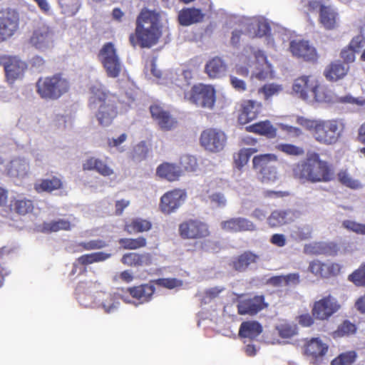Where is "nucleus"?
<instances>
[{
  "mask_svg": "<svg viewBox=\"0 0 365 365\" xmlns=\"http://www.w3.org/2000/svg\"><path fill=\"white\" fill-rule=\"evenodd\" d=\"M135 29L129 36L130 45L135 48H151L163 36L160 16L155 11L143 9L136 19Z\"/></svg>",
  "mask_w": 365,
  "mask_h": 365,
  "instance_id": "1",
  "label": "nucleus"
},
{
  "mask_svg": "<svg viewBox=\"0 0 365 365\" xmlns=\"http://www.w3.org/2000/svg\"><path fill=\"white\" fill-rule=\"evenodd\" d=\"M294 172L299 179L312 183L328 182L334 178L332 165L322 160L319 154L314 152L297 164Z\"/></svg>",
  "mask_w": 365,
  "mask_h": 365,
  "instance_id": "2",
  "label": "nucleus"
},
{
  "mask_svg": "<svg viewBox=\"0 0 365 365\" xmlns=\"http://www.w3.org/2000/svg\"><path fill=\"white\" fill-rule=\"evenodd\" d=\"M88 106L96 110L95 115L101 126H109L118 116L116 96L101 86L90 88Z\"/></svg>",
  "mask_w": 365,
  "mask_h": 365,
  "instance_id": "3",
  "label": "nucleus"
},
{
  "mask_svg": "<svg viewBox=\"0 0 365 365\" xmlns=\"http://www.w3.org/2000/svg\"><path fill=\"white\" fill-rule=\"evenodd\" d=\"M70 82L62 73L40 78L36 82V91L41 98L56 100L68 92Z\"/></svg>",
  "mask_w": 365,
  "mask_h": 365,
  "instance_id": "4",
  "label": "nucleus"
},
{
  "mask_svg": "<svg viewBox=\"0 0 365 365\" xmlns=\"http://www.w3.org/2000/svg\"><path fill=\"white\" fill-rule=\"evenodd\" d=\"M344 130V123L341 119L318 120L312 136L319 144L334 145L339 141Z\"/></svg>",
  "mask_w": 365,
  "mask_h": 365,
  "instance_id": "5",
  "label": "nucleus"
},
{
  "mask_svg": "<svg viewBox=\"0 0 365 365\" xmlns=\"http://www.w3.org/2000/svg\"><path fill=\"white\" fill-rule=\"evenodd\" d=\"M185 98L197 107L211 110L215 103L216 91L210 84L199 83L185 93Z\"/></svg>",
  "mask_w": 365,
  "mask_h": 365,
  "instance_id": "6",
  "label": "nucleus"
},
{
  "mask_svg": "<svg viewBox=\"0 0 365 365\" xmlns=\"http://www.w3.org/2000/svg\"><path fill=\"white\" fill-rule=\"evenodd\" d=\"M98 57L108 77L115 78L120 76L122 63L112 42L103 44L98 52Z\"/></svg>",
  "mask_w": 365,
  "mask_h": 365,
  "instance_id": "7",
  "label": "nucleus"
},
{
  "mask_svg": "<svg viewBox=\"0 0 365 365\" xmlns=\"http://www.w3.org/2000/svg\"><path fill=\"white\" fill-rule=\"evenodd\" d=\"M178 233L184 240H200L210 235L208 225L198 219H188L178 227Z\"/></svg>",
  "mask_w": 365,
  "mask_h": 365,
  "instance_id": "8",
  "label": "nucleus"
},
{
  "mask_svg": "<svg viewBox=\"0 0 365 365\" xmlns=\"http://www.w3.org/2000/svg\"><path fill=\"white\" fill-rule=\"evenodd\" d=\"M20 16L14 9H6L0 11V43L6 41L19 31Z\"/></svg>",
  "mask_w": 365,
  "mask_h": 365,
  "instance_id": "9",
  "label": "nucleus"
},
{
  "mask_svg": "<svg viewBox=\"0 0 365 365\" xmlns=\"http://www.w3.org/2000/svg\"><path fill=\"white\" fill-rule=\"evenodd\" d=\"M226 143L227 135L220 129L208 128L203 130L200 134V145L210 153H215L222 151Z\"/></svg>",
  "mask_w": 365,
  "mask_h": 365,
  "instance_id": "10",
  "label": "nucleus"
},
{
  "mask_svg": "<svg viewBox=\"0 0 365 365\" xmlns=\"http://www.w3.org/2000/svg\"><path fill=\"white\" fill-rule=\"evenodd\" d=\"M277 160L274 154H262L252 159L253 168L260 175L262 182H274L277 179V173L273 163Z\"/></svg>",
  "mask_w": 365,
  "mask_h": 365,
  "instance_id": "11",
  "label": "nucleus"
},
{
  "mask_svg": "<svg viewBox=\"0 0 365 365\" xmlns=\"http://www.w3.org/2000/svg\"><path fill=\"white\" fill-rule=\"evenodd\" d=\"M312 90V101L319 103H333L335 102L341 103H356V99L351 95L343 97H336L327 86L322 85L316 78ZM312 101V99H311Z\"/></svg>",
  "mask_w": 365,
  "mask_h": 365,
  "instance_id": "12",
  "label": "nucleus"
},
{
  "mask_svg": "<svg viewBox=\"0 0 365 365\" xmlns=\"http://www.w3.org/2000/svg\"><path fill=\"white\" fill-rule=\"evenodd\" d=\"M0 65L4 67L7 81L12 84L24 76L27 69L26 62L16 56L3 55L0 56Z\"/></svg>",
  "mask_w": 365,
  "mask_h": 365,
  "instance_id": "13",
  "label": "nucleus"
},
{
  "mask_svg": "<svg viewBox=\"0 0 365 365\" xmlns=\"http://www.w3.org/2000/svg\"><path fill=\"white\" fill-rule=\"evenodd\" d=\"M341 308L338 300L331 294L315 301L312 307V314L318 320H328Z\"/></svg>",
  "mask_w": 365,
  "mask_h": 365,
  "instance_id": "14",
  "label": "nucleus"
},
{
  "mask_svg": "<svg viewBox=\"0 0 365 365\" xmlns=\"http://www.w3.org/2000/svg\"><path fill=\"white\" fill-rule=\"evenodd\" d=\"M302 350L312 364H319L328 352L329 346L319 337H312L304 339Z\"/></svg>",
  "mask_w": 365,
  "mask_h": 365,
  "instance_id": "15",
  "label": "nucleus"
},
{
  "mask_svg": "<svg viewBox=\"0 0 365 365\" xmlns=\"http://www.w3.org/2000/svg\"><path fill=\"white\" fill-rule=\"evenodd\" d=\"M342 266L337 262H322L314 259L309 262L308 270L317 277L331 279L337 277L341 271Z\"/></svg>",
  "mask_w": 365,
  "mask_h": 365,
  "instance_id": "16",
  "label": "nucleus"
},
{
  "mask_svg": "<svg viewBox=\"0 0 365 365\" xmlns=\"http://www.w3.org/2000/svg\"><path fill=\"white\" fill-rule=\"evenodd\" d=\"M289 50L294 57L307 62L316 63L319 58L316 48L306 40L294 39L291 41Z\"/></svg>",
  "mask_w": 365,
  "mask_h": 365,
  "instance_id": "17",
  "label": "nucleus"
},
{
  "mask_svg": "<svg viewBox=\"0 0 365 365\" xmlns=\"http://www.w3.org/2000/svg\"><path fill=\"white\" fill-rule=\"evenodd\" d=\"M186 197V192L180 189H174L166 192L160 197L159 208L166 215L175 212L182 204Z\"/></svg>",
  "mask_w": 365,
  "mask_h": 365,
  "instance_id": "18",
  "label": "nucleus"
},
{
  "mask_svg": "<svg viewBox=\"0 0 365 365\" xmlns=\"http://www.w3.org/2000/svg\"><path fill=\"white\" fill-rule=\"evenodd\" d=\"M54 34L46 25L36 28L29 39L30 44L36 49L44 51L53 46Z\"/></svg>",
  "mask_w": 365,
  "mask_h": 365,
  "instance_id": "19",
  "label": "nucleus"
},
{
  "mask_svg": "<svg viewBox=\"0 0 365 365\" xmlns=\"http://www.w3.org/2000/svg\"><path fill=\"white\" fill-rule=\"evenodd\" d=\"M151 116L163 130H170L176 127L177 120L171 115L170 111L159 104L154 103L149 108Z\"/></svg>",
  "mask_w": 365,
  "mask_h": 365,
  "instance_id": "20",
  "label": "nucleus"
},
{
  "mask_svg": "<svg viewBox=\"0 0 365 365\" xmlns=\"http://www.w3.org/2000/svg\"><path fill=\"white\" fill-rule=\"evenodd\" d=\"M222 230L230 233L253 232L256 225L247 218L242 217H231L220 222Z\"/></svg>",
  "mask_w": 365,
  "mask_h": 365,
  "instance_id": "21",
  "label": "nucleus"
},
{
  "mask_svg": "<svg viewBox=\"0 0 365 365\" xmlns=\"http://www.w3.org/2000/svg\"><path fill=\"white\" fill-rule=\"evenodd\" d=\"M267 307V304L264 302L263 295H256L253 297L242 299L239 301L237 305L239 314H249L251 316L255 315Z\"/></svg>",
  "mask_w": 365,
  "mask_h": 365,
  "instance_id": "22",
  "label": "nucleus"
},
{
  "mask_svg": "<svg viewBox=\"0 0 365 365\" xmlns=\"http://www.w3.org/2000/svg\"><path fill=\"white\" fill-rule=\"evenodd\" d=\"M262 103L253 100L242 102L238 114V122L245 125L256 119L262 110Z\"/></svg>",
  "mask_w": 365,
  "mask_h": 365,
  "instance_id": "23",
  "label": "nucleus"
},
{
  "mask_svg": "<svg viewBox=\"0 0 365 365\" xmlns=\"http://www.w3.org/2000/svg\"><path fill=\"white\" fill-rule=\"evenodd\" d=\"M316 78L313 76H302L296 78L292 85L293 92L305 101H311L312 93Z\"/></svg>",
  "mask_w": 365,
  "mask_h": 365,
  "instance_id": "24",
  "label": "nucleus"
},
{
  "mask_svg": "<svg viewBox=\"0 0 365 365\" xmlns=\"http://www.w3.org/2000/svg\"><path fill=\"white\" fill-rule=\"evenodd\" d=\"M259 261V255L252 251L247 250L233 257L229 265L236 272H244L251 265L257 264Z\"/></svg>",
  "mask_w": 365,
  "mask_h": 365,
  "instance_id": "25",
  "label": "nucleus"
},
{
  "mask_svg": "<svg viewBox=\"0 0 365 365\" xmlns=\"http://www.w3.org/2000/svg\"><path fill=\"white\" fill-rule=\"evenodd\" d=\"M153 283V281L149 283L130 287L127 289V292L140 304L147 303L152 299L155 292Z\"/></svg>",
  "mask_w": 365,
  "mask_h": 365,
  "instance_id": "26",
  "label": "nucleus"
},
{
  "mask_svg": "<svg viewBox=\"0 0 365 365\" xmlns=\"http://www.w3.org/2000/svg\"><path fill=\"white\" fill-rule=\"evenodd\" d=\"M227 71V63L218 56L208 60L205 66V73L210 79L220 78L226 75Z\"/></svg>",
  "mask_w": 365,
  "mask_h": 365,
  "instance_id": "27",
  "label": "nucleus"
},
{
  "mask_svg": "<svg viewBox=\"0 0 365 365\" xmlns=\"http://www.w3.org/2000/svg\"><path fill=\"white\" fill-rule=\"evenodd\" d=\"M349 71V66L341 62L335 61L331 62L324 69V76L331 82H336L344 78Z\"/></svg>",
  "mask_w": 365,
  "mask_h": 365,
  "instance_id": "28",
  "label": "nucleus"
},
{
  "mask_svg": "<svg viewBox=\"0 0 365 365\" xmlns=\"http://www.w3.org/2000/svg\"><path fill=\"white\" fill-rule=\"evenodd\" d=\"M83 170L96 171L103 176H110L113 174V168L100 158L90 157L87 158L82 165Z\"/></svg>",
  "mask_w": 365,
  "mask_h": 365,
  "instance_id": "29",
  "label": "nucleus"
},
{
  "mask_svg": "<svg viewBox=\"0 0 365 365\" xmlns=\"http://www.w3.org/2000/svg\"><path fill=\"white\" fill-rule=\"evenodd\" d=\"M156 175L169 182L178 180L182 175V170L176 164L164 162L156 169Z\"/></svg>",
  "mask_w": 365,
  "mask_h": 365,
  "instance_id": "30",
  "label": "nucleus"
},
{
  "mask_svg": "<svg viewBox=\"0 0 365 365\" xmlns=\"http://www.w3.org/2000/svg\"><path fill=\"white\" fill-rule=\"evenodd\" d=\"M204 14L201 10L195 8L182 9L178 14V21L182 26H190L202 21Z\"/></svg>",
  "mask_w": 365,
  "mask_h": 365,
  "instance_id": "31",
  "label": "nucleus"
},
{
  "mask_svg": "<svg viewBox=\"0 0 365 365\" xmlns=\"http://www.w3.org/2000/svg\"><path fill=\"white\" fill-rule=\"evenodd\" d=\"M262 332V325L257 321L243 322L240 327L238 335L250 340L255 339Z\"/></svg>",
  "mask_w": 365,
  "mask_h": 365,
  "instance_id": "32",
  "label": "nucleus"
},
{
  "mask_svg": "<svg viewBox=\"0 0 365 365\" xmlns=\"http://www.w3.org/2000/svg\"><path fill=\"white\" fill-rule=\"evenodd\" d=\"M63 187V182L61 178L52 176L51 178L41 179L34 184V190L38 193L52 192Z\"/></svg>",
  "mask_w": 365,
  "mask_h": 365,
  "instance_id": "33",
  "label": "nucleus"
},
{
  "mask_svg": "<svg viewBox=\"0 0 365 365\" xmlns=\"http://www.w3.org/2000/svg\"><path fill=\"white\" fill-rule=\"evenodd\" d=\"M121 262L129 267H140L150 264L151 258L148 253L129 252L123 255Z\"/></svg>",
  "mask_w": 365,
  "mask_h": 365,
  "instance_id": "34",
  "label": "nucleus"
},
{
  "mask_svg": "<svg viewBox=\"0 0 365 365\" xmlns=\"http://www.w3.org/2000/svg\"><path fill=\"white\" fill-rule=\"evenodd\" d=\"M245 130L268 138H274L277 134L276 128L272 125L269 120L260 121L246 126Z\"/></svg>",
  "mask_w": 365,
  "mask_h": 365,
  "instance_id": "35",
  "label": "nucleus"
},
{
  "mask_svg": "<svg viewBox=\"0 0 365 365\" xmlns=\"http://www.w3.org/2000/svg\"><path fill=\"white\" fill-rule=\"evenodd\" d=\"M337 13L330 5L322 7L319 13V21L327 30L334 29L336 26Z\"/></svg>",
  "mask_w": 365,
  "mask_h": 365,
  "instance_id": "36",
  "label": "nucleus"
},
{
  "mask_svg": "<svg viewBox=\"0 0 365 365\" xmlns=\"http://www.w3.org/2000/svg\"><path fill=\"white\" fill-rule=\"evenodd\" d=\"M290 210H275L267 217V223L271 227H277L287 224L291 220Z\"/></svg>",
  "mask_w": 365,
  "mask_h": 365,
  "instance_id": "37",
  "label": "nucleus"
},
{
  "mask_svg": "<svg viewBox=\"0 0 365 365\" xmlns=\"http://www.w3.org/2000/svg\"><path fill=\"white\" fill-rule=\"evenodd\" d=\"M98 297L101 302V306L106 313L113 312L119 307L118 297L115 294L101 292Z\"/></svg>",
  "mask_w": 365,
  "mask_h": 365,
  "instance_id": "38",
  "label": "nucleus"
},
{
  "mask_svg": "<svg viewBox=\"0 0 365 365\" xmlns=\"http://www.w3.org/2000/svg\"><path fill=\"white\" fill-rule=\"evenodd\" d=\"M151 227L152 224L149 220L135 218L125 224L124 230L128 234H133L148 231Z\"/></svg>",
  "mask_w": 365,
  "mask_h": 365,
  "instance_id": "39",
  "label": "nucleus"
},
{
  "mask_svg": "<svg viewBox=\"0 0 365 365\" xmlns=\"http://www.w3.org/2000/svg\"><path fill=\"white\" fill-rule=\"evenodd\" d=\"M29 168V163L25 160L17 158L10 162L7 170L11 176L24 178L27 175Z\"/></svg>",
  "mask_w": 365,
  "mask_h": 365,
  "instance_id": "40",
  "label": "nucleus"
},
{
  "mask_svg": "<svg viewBox=\"0 0 365 365\" xmlns=\"http://www.w3.org/2000/svg\"><path fill=\"white\" fill-rule=\"evenodd\" d=\"M42 229L46 232H56L60 230L68 231L71 229V223L70 221L64 219H58L43 224Z\"/></svg>",
  "mask_w": 365,
  "mask_h": 365,
  "instance_id": "41",
  "label": "nucleus"
},
{
  "mask_svg": "<svg viewBox=\"0 0 365 365\" xmlns=\"http://www.w3.org/2000/svg\"><path fill=\"white\" fill-rule=\"evenodd\" d=\"M109 257V254H106L102 252H93L80 256L77 258L76 262L81 265L86 266L95 262L104 261Z\"/></svg>",
  "mask_w": 365,
  "mask_h": 365,
  "instance_id": "42",
  "label": "nucleus"
},
{
  "mask_svg": "<svg viewBox=\"0 0 365 365\" xmlns=\"http://www.w3.org/2000/svg\"><path fill=\"white\" fill-rule=\"evenodd\" d=\"M258 150L254 148H242L234 155V163L236 168L241 169L249 161L250 156L257 153Z\"/></svg>",
  "mask_w": 365,
  "mask_h": 365,
  "instance_id": "43",
  "label": "nucleus"
},
{
  "mask_svg": "<svg viewBox=\"0 0 365 365\" xmlns=\"http://www.w3.org/2000/svg\"><path fill=\"white\" fill-rule=\"evenodd\" d=\"M118 243L124 250H137L145 247L147 240L144 237L140 236L137 238H120Z\"/></svg>",
  "mask_w": 365,
  "mask_h": 365,
  "instance_id": "44",
  "label": "nucleus"
},
{
  "mask_svg": "<svg viewBox=\"0 0 365 365\" xmlns=\"http://www.w3.org/2000/svg\"><path fill=\"white\" fill-rule=\"evenodd\" d=\"M337 179L342 185L350 189L356 190L361 187L360 182L357 180L353 179L347 170H339L337 173Z\"/></svg>",
  "mask_w": 365,
  "mask_h": 365,
  "instance_id": "45",
  "label": "nucleus"
},
{
  "mask_svg": "<svg viewBox=\"0 0 365 365\" xmlns=\"http://www.w3.org/2000/svg\"><path fill=\"white\" fill-rule=\"evenodd\" d=\"M11 207L16 213L21 215L31 212L34 209L33 202L26 198L14 200Z\"/></svg>",
  "mask_w": 365,
  "mask_h": 365,
  "instance_id": "46",
  "label": "nucleus"
},
{
  "mask_svg": "<svg viewBox=\"0 0 365 365\" xmlns=\"http://www.w3.org/2000/svg\"><path fill=\"white\" fill-rule=\"evenodd\" d=\"M348 279L356 287H365V263H362L358 269L350 274Z\"/></svg>",
  "mask_w": 365,
  "mask_h": 365,
  "instance_id": "47",
  "label": "nucleus"
},
{
  "mask_svg": "<svg viewBox=\"0 0 365 365\" xmlns=\"http://www.w3.org/2000/svg\"><path fill=\"white\" fill-rule=\"evenodd\" d=\"M356 358V354L354 351H347L339 354L331 361V365H351Z\"/></svg>",
  "mask_w": 365,
  "mask_h": 365,
  "instance_id": "48",
  "label": "nucleus"
},
{
  "mask_svg": "<svg viewBox=\"0 0 365 365\" xmlns=\"http://www.w3.org/2000/svg\"><path fill=\"white\" fill-rule=\"evenodd\" d=\"M277 149L281 152L293 156H300L304 154L303 148L289 143H282L277 145Z\"/></svg>",
  "mask_w": 365,
  "mask_h": 365,
  "instance_id": "49",
  "label": "nucleus"
},
{
  "mask_svg": "<svg viewBox=\"0 0 365 365\" xmlns=\"http://www.w3.org/2000/svg\"><path fill=\"white\" fill-rule=\"evenodd\" d=\"M356 329L357 328L355 324L351 322L349 320H344L338 326L335 333L339 336H349L350 334H355Z\"/></svg>",
  "mask_w": 365,
  "mask_h": 365,
  "instance_id": "50",
  "label": "nucleus"
},
{
  "mask_svg": "<svg viewBox=\"0 0 365 365\" xmlns=\"http://www.w3.org/2000/svg\"><path fill=\"white\" fill-rule=\"evenodd\" d=\"M180 163L182 168L187 172L195 171L198 166L196 158L190 155H182L180 158Z\"/></svg>",
  "mask_w": 365,
  "mask_h": 365,
  "instance_id": "51",
  "label": "nucleus"
},
{
  "mask_svg": "<svg viewBox=\"0 0 365 365\" xmlns=\"http://www.w3.org/2000/svg\"><path fill=\"white\" fill-rule=\"evenodd\" d=\"M78 246L81 249L79 251L83 250H93L102 249L107 246L105 241L102 240H93L88 242H82L78 243Z\"/></svg>",
  "mask_w": 365,
  "mask_h": 365,
  "instance_id": "52",
  "label": "nucleus"
},
{
  "mask_svg": "<svg viewBox=\"0 0 365 365\" xmlns=\"http://www.w3.org/2000/svg\"><path fill=\"white\" fill-rule=\"evenodd\" d=\"M153 282L160 287L170 289L181 287L182 285V281L176 278H160L153 281Z\"/></svg>",
  "mask_w": 365,
  "mask_h": 365,
  "instance_id": "53",
  "label": "nucleus"
},
{
  "mask_svg": "<svg viewBox=\"0 0 365 365\" xmlns=\"http://www.w3.org/2000/svg\"><path fill=\"white\" fill-rule=\"evenodd\" d=\"M278 334L283 339H290L297 334V328L289 324H282L277 327Z\"/></svg>",
  "mask_w": 365,
  "mask_h": 365,
  "instance_id": "54",
  "label": "nucleus"
},
{
  "mask_svg": "<svg viewBox=\"0 0 365 365\" xmlns=\"http://www.w3.org/2000/svg\"><path fill=\"white\" fill-rule=\"evenodd\" d=\"M342 226L349 231L354 232L358 235H365V225L356 222L353 220H346L342 222Z\"/></svg>",
  "mask_w": 365,
  "mask_h": 365,
  "instance_id": "55",
  "label": "nucleus"
},
{
  "mask_svg": "<svg viewBox=\"0 0 365 365\" xmlns=\"http://www.w3.org/2000/svg\"><path fill=\"white\" fill-rule=\"evenodd\" d=\"M297 123L299 125H302V127L305 128L309 131H310L313 135V133L314 132V130L317 125L318 120H312L306 118L302 116H299L297 118Z\"/></svg>",
  "mask_w": 365,
  "mask_h": 365,
  "instance_id": "56",
  "label": "nucleus"
},
{
  "mask_svg": "<svg viewBox=\"0 0 365 365\" xmlns=\"http://www.w3.org/2000/svg\"><path fill=\"white\" fill-rule=\"evenodd\" d=\"M282 89L280 86L271 83L263 86L261 91L264 93L265 98L268 99L274 95L278 94Z\"/></svg>",
  "mask_w": 365,
  "mask_h": 365,
  "instance_id": "57",
  "label": "nucleus"
},
{
  "mask_svg": "<svg viewBox=\"0 0 365 365\" xmlns=\"http://www.w3.org/2000/svg\"><path fill=\"white\" fill-rule=\"evenodd\" d=\"M230 82L232 87L238 92H245L247 90V83L234 75L230 76Z\"/></svg>",
  "mask_w": 365,
  "mask_h": 365,
  "instance_id": "58",
  "label": "nucleus"
},
{
  "mask_svg": "<svg viewBox=\"0 0 365 365\" xmlns=\"http://www.w3.org/2000/svg\"><path fill=\"white\" fill-rule=\"evenodd\" d=\"M355 53L348 46L344 48L340 53V57L344 61L343 63L348 64L354 62L355 61Z\"/></svg>",
  "mask_w": 365,
  "mask_h": 365,
  "instance_id": "59",
  "label": "nucleus"
},
{
  "mask_svg": "<svg viewBox=\"0 0 365 365\" xmlns=\"http://www.w3.org/2000/svg\"><path fill=\"white\" fill-rule=\"evenodd\" d=\"M284 278L285 287H295L301 282L299 273H289L284 275Z\"/></svg>",
  "mask_w": 365,
  "mask_h": 365,
  "instance_id": "60",
  "label": "nucleus"
},
{
  "mask_svg": "<svg viewBox=\"0 0 365 365\" xmlns=\"http://www.w3.org/2000/svg\"><path fill=\"white\" fill-rule=\"evenodd\" d=\"M257 27L256 34L259 37L267 36L270 33V26L266 21H259Z\"/></svg>",
  "mask_w": 365,
  "mask_h": 365,
  "instance_id": "61",
  "label": "nucleus"
},
{
  "mask_svg": "<svg viewBox=\"0 0 365 365\" xmlns=\"http://www.w3.org/2000/svg\"><path fill=\"white\" fill-rule=\"evenodd\" d=\"M364 40L362 36H357L352 38L348 46L355 53L359 52V49L363 46Z\"/></svg>",
  "mask_w": 365,
  "mask_h": 365,
  "instance_id": "62",
  "label": "nucleus"
},
{
  "mask_svg": "<svg viewBox=\"0 0 365 365\" xmlns=\"http://www.w3.org/2000/svg\"><path fill=\"white\" fill-rule=\"evenodd\" d=\"M225 289L224 287H215L205 291V296L209 300L214 299Z\"/></svg>",
  "mask_w": 365,
  "mask_h": 365,
  "instance_id": "63",
  "label": "nucleus"
},
{
  "mask_svg": "<svg viewBox=\"0 0 365 365\" xmlns=\"http://www.w3.org/2000/svg\"><path fill=\"white\" fill-rule=\"evenodd\" d=\"M267 283L274 287H285L284 275L273 276L267 279Z\"/></svg>",
  "mask_w": 365,
  "mask_h": 365,
  "instance_id": "64",
  "label": "nucleus"
}]
</instances>
